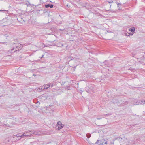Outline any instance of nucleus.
Masks as SVG:
<instances>
[{"mask_svg": "<svg viewBox=\"0 0 145 145\" xmlns=\"http://www.w3.org/2000/svg\"><path fill=\"white\" fill-rule=\"evenodd\" d=\"M109 115V114H106L104 115V116H106L107 115Z\"/></svg>", "mask_w": 145, "mask_h": 145, "instance_id": "4be33fe9", "label": "nucleus"}, {"mask_svg": "<svg viewBox=\"0 0 145 145\" xmlns=\"http://www.w3.org/2000/svg\"><path fill=\"white\" fill-rule=\"evenodd\" d=\"M44 55H43L42 56V57H41V58H43V57H44Z\"/></svg>", "mask_w": 145, "mask_h": 145, "instance_id": "b1692460", "label": "nucleus"}, {"mask_svg": "<svg viewBox=\"0 0 145 145\" xmlns=\"http://www.w3.org/2000/svg\"><path fill=\"white\" fill-rule=\"evenodd\" d=\"M112 144L108 141H106L105 140L102 139L101 140H98L95 143V145H110Z\"/></svg>", "mask_w": 145, "mask_h": 145, "instance_id": "f257e3e1", "label": "nucleus"}, {"mask_svg": "<svg viewBox=\"0 0 145 145\" xmlns=\"http://www.w3.org/2000/svg\"><path fill=\"white\" fill-rule=\"evenodd\" d=\"M32 136L33 135H38L40 134V132L38 131H35L32 130Z\"/></svg>", "mask_w": 145, "mask_h": 145, "instance_id": "423d86ee", "label": "nucleus"}, {"mask_svg": "<svg viewBox=\"0 0 145 145\" xmlns=\"http://www.w3.org/2000/svg\"><path fill=\"white\" fill-rule=\"evenodd\" d=\"M145 104V100H142L141 101H137L135 104L133 105H139V104Z\"/></svg>", "mask_w": 145, "mask_h": 145, "instance_id": "20e7f679", "label": "nucleus"}, {"mask_svg": "<svg viewBox=\"0 0 145 145\" xmlns=\"http://www.w3.org/2000/svg\"><path fill=\"white\" fill-rule=\"evenodd\" d=\"M102 118H104V117H98V118H97L96 119L97 120H100V119H101Z\"/></svg>", "mask_w": 145, "mask_h": 145, "instance_id": "f3484780", "label": "nucleus"}, {"mask_svg": "<svg viewBox=\"0 0 145 145\" xmlns=\"http://www.w3.org/2000/svg\"><path fill=\"white\" fill-rule=\"evenodd\" d=\"M7 11V10H0V12H1V11Z\"/></svg>", "mask_w": 145, "mask_h": 145, "instance_id": "aec40b11", "label": "nucleus"}, {"mask_svg": "<svg viewBox=\"0 0 145 145\" xmlns=\"http://www.w3.org/2000/svg\"><path fill=\"white\" fill-rule=\"evenodd\" d=\"M60 30H62L61 29H59Z\"/></svg>", "mask_w": 145, "mask_h": 145, "instance_id": "a878e982", "label": "nucleus"}, {"mask_svg": "<svg viewBox=\"0 0 145 145\" xmlns=\"http://www.w3.org/2000/svg\"><path fill=\"white\" fill-rule=\"evenodd\" d=\"M61 46H63V45H62V44H61Z\"/></svg>", "mask_w": 145, "mask_h": 145, "instance_id": "cd10ccee", "label": "nucleus"}, {"mask_svg": "<svg viewBox=\"0 0 145 145\" xmlns=\"http://www.w3.org/2000/svg\"><path fill=\"white\" fill-rule=\"evenodd\" d=\"M20 134H21L20 133H18L16 135V136H17V137H21V135H20Z\"/></svg>", "mask_w": 145, "mask_h": 145, "instance_id": "2eb2a0df", "label": "nucleus"}, {"mask_svg": "<svg viewBox=\"0 0 145 145\" xmlns=\"http://www.w3.org/2000/svg\"><path fill=\"white\" fill-rule=\"evenodd\" d=\"M108 3H113V1L112 0H111V1H108Z\"/></svg>", "mask_w": 145, "mask_h": 145, "instance_id": "6ab92c4d", "label": "nucleus"}, {"mask_svg": "<svg viewBox=\"0 0 145 145\" xmlns=\"http://www.w3.org/2000/svg\"><path fill=\"white\" fill-rule=\"evenodd\" d=\"M17 44L18 46H19V48H20V49L22 48L23 47V45L22 44Z\"/></svg>", "mask_w": 145, "mask_h": 145, "instance_id": "ddd939ff", "label": "nucleus"}, {"mask_svg": "<svg viewBox=\"0 0 145 145\" xmlns=\"http://www.w3.org/2000/svg\"><path fill=\"white\" fill-rule=\"evenodd\" d=\"M31 131H27L23 133L22 135H21V138H24L26 137H29L30 135H27V133Z\"/></svg>", "mask_w": 145, "mask_h": 145, "instance_id": "7ed1b4c3", "label": "nucleus"}, {"mask_svg": "<svg viewBox=\"0 0 145 145\" xmlns=\"http://www.w3.org/2000/svg\"><path fill=\"white\" fill-rule=\"evenodd\" d=\"M49 86L48 85V84H46L44 85L43 86H42L40 87V88L42 89H46L49 88Z\"/></svg>", "mask_w": 145, "mask_h": 145, "instance_id": "39448f33", "label": "nucleus"}, {"mask_svg": "<svg viewBox=\"0 0 145 145\" xmlns=\"http://www.w3.org/2000/svg\"><path fill=\"white\" fill-rule=\"evenodd\" d=\"M128 102H127V101H126V102H125V104H128Z\"/></svg>", "mask_w": 145, "mask_h": 145, "instance_id": "5701e85b", "label": "nucleus"}, {"mask_svg": "<svg viewBox=\"0 0 145 145\" xmlns=\"http://www.w3.org/2000/svg\"><path fill=\"white\" fill-rule=\"evenodd\" d=\"M33 76H36V75H35V74H33Z\"/></svg>", "mask_w": 145, "mask_h": 145, "instance_id": "bb28decb", "label": "nucleus"}, {"mask_svg": "<svg viewBox=\"0 0 145 145\" xmlns=\"http://www.w3.org/2000/svg\"><path fill=\"white\" fill-rule=\"evenodd\" d=\"M63 126L64 125L63 124L61 125H59L58 126V129L59 130L61 129L63 127Z\"/></svg>", "mask_w": 145, "mask_h": 145, "instance_id": "1a4fd4ad", "label": "nucleus"}, {"mask_svg": "<svg viewBox=\"0 0 145 145\" xmlns=\"http://www.w3.org/2000/svg\"><path fill=\"white\" fill-rule=\"evenodd\" d=\"M129 34H130L129 33H127L126 34V36H129Z\"/></svg>", "mask_w": 145, "mask_h": 145, "instance_id": "a211bd4d", "label": "nucleus"}, {"mask_svg": "<svg viewBox=\"0 0 145 145\" xmlns=\"http://www.w3.org/2000/svg\"><path fill=\"white\" fill-rule=\"evenodd\" d=\"M29 131H31L29 132L28 133H27V135H30V137L32 136V130H29Z\"/></svg>", "mask_w": 145, "mask_h": 145, "instance_id": "9d476101", "label": "nucleus"}, {"mask_svg": "<svg viewBox=\"0 0 145 145\" xmlns=\"http://www.w3.org/2000/svg\"><path fill=\"white\" fill-rule=\"evenodd\" d=\"M20 50V48H19V46H18L16 44V47L12 48L11 50H9L8 51V53H12L16 51H19Z\"/></svg>", "mask_w": 145, "mask_h": 145, "instance_id": "f03ea898", "label": "nucleus"}, {"mask_svg": "<svg viewBox=\"0 0 145 145\" xmlns=\"http://www.w3.org/2000/svg\"><path fill=\"white\" fill-rule=\"evenodd\" d=\"M135 28L134 27H133L132 28H130L129 29V30L131 31L132 33H134L135 32Z\"/></svg>", "mask_w": 145, "mask_h": 145, "instance_id": "6e6552de", "label": "nucleus"}, {"mask_svg": "<svg viewBox=\"0 0 145 145\" xmlns=\"http://www.w3.org/2000/svg\"><path fill=\"white\" fill-rule=\"evenodd\" d=\"M47 46H47L44 45V47H47Z\"/></svg>", "mask_w": 145, "mask_h": 145, "instance_id": "393cba45", "label": "nucleus"}, {"mask_svg": "<svg viewBox=\"0 0 145 145\" xmlns=\"http://www.w3.org/2000/svg\"><path fill=\"white\" fill-rule=\"evenodd\" d=\"M48 85L49 86V87L50 86L52 87L53 86V85L52 83H48Z\"/></svg>", "mask_w": 145, "mask_h": 145, "instance_id": "4468645a", "label": "nucleus"}, {"mask_svg": "<svg viewBox=\"0 0 145 145\" xmlns=\"http://www.w3.org/2000/svg\"><path fill=\"white\" fill-rule=\"evenodd\" d=\"M113 102H114V100H113Z\"/></svg>", "mask_w": 145, "mask_h": 145, "instance_id": "c756f323", "label": "nucleus"}, {"mask_svg": "<svg viewBox=\"0 0 145 145\" xmlns=\"http://www.w3.org/2000/svg\"><path fill=\"white\" fill-rule=\"evenodd\" d=\"M63 125L61 122L60 121H58L57 123V124L56 125L57 126H58L59 125Z\"/></svg>", "mask_w": 145, "mask_h": 145, "instance_id": "9b49d317", "label": "nucleus"}, {"mask_svg": "<svg viewBox=\"0 0 145 145\" xmlns=\"http://www.w3.org/2000/svg\"><path fill=\"white\" fill-rule=\"evenodd\" d=\"M133 99H134L133 98H132V100H133Z\"/></svg>", "mask_w": 145, "mask_h": 145, "instance_id": "c85d7f7f", "label": "nucleus"}, {"mask_svg": "<svg viewBox=\"0 0 145 145\" xmlns=\"http://www.w3.org/2000/svg\"><path fill=\"white\" fill-rule=\"evenodd\" d=\"M137 125V124H131L130 125L131 127H133V126H134L135 125Z\"/></svg>", "mask_w": 145, "mask_h": 145, "instance_id": "dca6fc26", "label": "nucleus"}, {"mask_svg": "<svg viewBox=\"0 0 145 145\" xmlns=\"http://www.w3.org/2000/svg\"><path fill=\"white\" fill-rule=\"evenodd\" d=\"M86 136L88 138H89L91 136V135L89 133H88L86 134Z\"/></svg>", "mask_w": 145, "mask_h": 145, "instance_id": "f8f14e48", "label": "nucleus"}, {"mask_svg": "<svg viewBox=\"0 0 145 145\" xmlns=\"http://www.w3.org/2000/svg\"><path fill=\"white\" fill-rule=\"evenodd\" d=\"M50 7V8H52L53 7V5L52 4L50 5V4H47L45 5V7L47 8Z\"/></svg>", "mask_w": 145, "mask_h": 145, "instance_id": "0eeeda50", "label": "nucleus"}, {"mask_svg": "<svg viewBox=\"0 0 145 145\" xmlns=\"http://www.w3.org/2000/svg\"><path fill=\"white\" fill-rule=\"evenodd\" d=\"M117 4L118 5V7L119 5H121V4L119 3H117Z\"/></svg>", "mask_w": 145, "mask_h": 145, "instance_id": "412c9836", "label": "nucleus"}, {"mask_svg": "<svg viewBox=\"0 0 145 145\" xmlns=\"http://www.w3.org/2000/svg\"><path fill=\"white\" fill-rule=\"evenodd\" d=\"M38 60L36 61V62H37V61Z\"/></svg>", "mask_w": 145, "mask_h": 145, "instance_id": "7c9ffc66", "label": "nucleus"}]
</instances>
